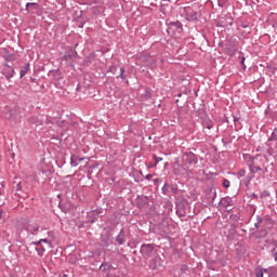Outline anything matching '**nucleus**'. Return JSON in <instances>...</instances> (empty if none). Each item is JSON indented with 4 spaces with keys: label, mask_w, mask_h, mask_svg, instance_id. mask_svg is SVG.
Returning a JSON list of instances; mask_svg holds the SVG:
<instances>
[{
    "label": "nucleus",
    "mask_w": 277,
    "mask_h": 277,
    "mask_svg": "<svg viewBox=\"0 0 277 277\" xmlns=\"http://www.w3.org/2000/svg\"><path fill=\"white\" fill-rule=\"evenodd\" d=\"M167 32L169 36H176L177 34L181 36V34H183V23L180 21L170 22L167 28Z\"/></svg>",
    "instance_id": "f257e3e1"
},
{
    "label": "nucleus",
    "mask_w": 277,
    "mask_h": 277,
    "mask_svg": "<svg viewBox=\"0 0 277 277\" xmlns=\"http://www.w3.org/2000/svg\"><path fill=\"white\" fill-rule=\"evenodd\" d=\"M141 254L143 259H150L155 254V245L153 243H143L141 246Z\"/></svg>",
    "instance_id": "f03ea898"
},
{
    "label": "nucleus",
    "mask_w": 277,
    "mask_h": 277,
    "mask_svg": "<svg viewBox=\"0 0 277 277\" xmlns=\"http://www.w3.org/2000/svg\"><path fill=\"white\" fill-rule=\"evenodd\" d=\"M148 267L153 272H157L163 267V260H161V256L155 255L151 260H149Z\"/></svg>",
    "instance_id": "7ed1b4c3"
},
{
    "label": "nucleus",
    "mask_w": 277,
    "mask_h": 277,
    "mask_svg": "<svg viewBox=\"0 0 277 277\" xmlns=\"http://www.w3.org/2000/svg\"><path fill=\"white\" fill-rule=\"evenodd\" d=\"M98 216L103 217V210L101 209L92 210L87 213V217L90 224H94V222H98Z\"/></svg>",
    "instance_id": "20e7f679"
},
{
    "label": "nucleus",
    "mask_w": 277,
    "mask_h": 277,
    "mask_svg": "<svg viewBox=\"0 0 277 277\" xmlns=\"http://www.w3.org/2000/svg\"><path fill=\"white\" fill-rule=\"evenodd\" d=\"M78 55L79 54L75 50L70 49L65 53V55L63 56V60L67 62L69 66H72V62L77 60Z\"/></svg>",
    "instance_id": "39448f33"
},
{
    "label": "nucleus",
    "mask_w": 277,
    "mask_h": 277,
    "mask_svg": "<svg viewBox=\"0 0 277 277\" xmlns=\"http://www.w3.org/2000/svg\"><path fill=\"white\" fill-rule=\"evenodd\" d=\"M183 161L186 166H192L193 163H198V157H196V154L188 151L183 155Z\"/></svg>",
    "instance_id": "423d86ee"
},
{
    "label": "nucleus",
    "mask_w": 277,
    "mask_h": 277,
    "mask_svg": "<svg viewBox=\"0 0 277 277\" xmlns=\"http://www.w3.org/2000/svg\"><path fill=\"white\" fill-rule=\"evenodd\" d=\"M2 75L5 77L6 81H10V79H12L14 75H16V71L13 69L12 66H10L9 64H5L2 70Z\"/></svg>",
    "instance_id": "0eeeda50"
},
{
    "label": "nucleus",
    "mask_w": 277,
    "mask_h": 277,
    "mask_svg": "<svg viewBox=\"0 0 277 277\" xmlns=\"http://www.w3.org/2000/svg\"><path fill=\"white\" fill-rule=\"evenodd\" d=\"M172 225L168 224V222H163L159 225L160 235H172Z\"/></svg>",
    "instance_id": "6e6552de"
},
{
    "label": "nucleus",
    "mask_w": 277,
    "mask_h": 277,
    "mask_svg": "<svg viewBox=\"0 0 277 277\" xmlns=\"http://www.w3.org/2000/svg\"><path fill=\"white\" fill-rule=\"evenodd\" d=\"M187 170H189V167L184 162L183 164H179L177 168H174V174L177 176H185Z\"/></svg>",
    "instance_id": "1a4fd4ad"
},
{
    "label": "nucleus",
    "mask_w": 277,
    "mask_h": 277,
    "mask_svg": "<svg viewBox=\"0 0 277 277\" xmlns=\"http://www.w3.org/2000/svg\"><path fill=\"white\" fill-rule=\"evenodd\" d=\"M31 250H36L38 256H44V252H47V247H44L42 243L32 245V248H29V254H31Z\"/></svg>",
    "instance_id": "9d476101"
},
{
    "label": "nucleus",
    "mask_w": 277,
    "mask_h": 277,
    "mask_svg": "<svg viewBox=\"0 0 277 277\" xmlns=\"http://www.w3.org/2000/svg\"><path fill=\"white\" fill-rule=\"evenodd\" d=\"M40 243H47V246H49V248H51L52 246V242L49 241V239L47 238H43V239H40V240H37V241H32L30 242L29 245H27L25 248H26V251L29 252V248H34V246H40Z\"/></svg>",
    "instance_id": "9b49d317"
},
{
    "label": "nucleus",
    "mask_w": 277,
    "mask_h": 277,
    "mask_svg": "<svg viewBox=\"0 0 277 277\" xmlns=\"http://www.w3.org/2000/svg\"><path fill=\"white\" fill-rule=\"evenodd\" d=\"M101 243L104 248H109L110 246H114V238L106 234L101 237Z\"/></svg>",
    "instance_id": "f8f14e48"
},
{
    "label": "nucleus",
    "mask_w": 277,
    "mask_h": 277,
    "mask_svg": "<svg viewBox=\"0 0 277 277\" xmlns=\"http://www.w3.org/2000/svg\"><path fill=\"white\" fill-rule=\"evenodd\" d=\"M220 206L223 207L224 209H228V207H233V198H230V197H223L220 200Z\"/></svg>",
    "instance_id": "ddd939ff"
},
{
    "label": "nucleus",
    "mask_w": 277,
    "mask_h": 277,
    "mask_svg": "<svg viewBox=\"0 0 277 277\" xmlns=\"http://www.w3.org/2000/svg\"><path fill=\"white\" fill-rule=\"evenodd\" d=\"M84 160H85V158H80L77 155H71V157H70V166L72 168H77V166H79V163H81V161H84Z\"/></svg>",
    "instance_id": "4468645a"
},
{
    "label": "nucleus",
    "mask_w": 277,
    "mask_h": 277,
    "mask_svg": "<svg viewBox=\"0 0 277 277\" xmlns=\"http://www.w3.org/2000/svg\"><path fill=\"white\" fill-rule=\"evenodd\" d=\"M124 235H126L124 228H121L120 232H119V234H118L117 237H116V241H117V243H118L119 246H124V243H126V241H127V239L124 238Z\"/></svg>",
    "instance_id": "2eb2a0df"
},
{
    "label": "nucleus",
    "mask_w": 277,
    "mask_h": 277,
    "mask_svg": "<svg viewBox=\"0 0 277 277\" xmlns=\"http://www.w3.org/2000/svg\"><path fill=\"white\" fill-rule=\"evenodd\" d=\"M96 60V53L91 52L88 56H85L83 61V66H90Z\"/></svg>",
    "instance_id": "dca6fc26"
},
{
    "label": "nucleus",
    "mask_w": 277,
    "mask_h": 277,
    "mask_svg": "<svg viewBox=\"0 0 277 277\" xmlns=\"http://www.w3.org/2000/svg\"><path fill=\"white\" fill-rule=\"evenodd\" d=\"M201 124H202L203 129H209V130L213 129V127H214L213 121L211 119H209L208 117L202 118Z\"/></svg>",
    "instance_id": "f3484780"
},
{
    "label": "nucleus",
    "mask_w": 277,
    "mask_h": 277,
    "mask_svg": "<svg viewBox=\"0 0 277 277\" xmlns=\"http://www.w3.org/2000/svg\"><path fill=\"white\" fill-rule=\"evenodd\" d=\"M175 213L176 215H179V217H185V215H187V212L185 211V205L180 203L176 208Z\"/></svg>",
    "instance_id": "a211bd4d"
},
{
    "label": "nucleus",
    "mask_w": 277,
    "mask_h": 277,
    "mask_svg": "<svg viewBox=\"0 0 277 277\" xmlns=\"http://www.w3.org/2000/svg\"><path fill=\"white\" fill-rule=\"evenodd\" d=\"M263 224L264 228H266L267 230H272V228L274 227V220L269 216H265Z\"/></svg>",
    "instance_id": "6ab92c4d"
},
{
    "label": "nucleus",
    "mask_w": 277,
    "mask_h": 277,
    "mask_svg": "<svg viewBox=\"0 0 277 277\" xmlns=\"http://www.w3.org/2000/svg\"><path fill=\"white\" fill-rule=\"evenodd\" d=\"M250 174H256V172H261V170H263V168H261V166L259 164H254V162L248 164Z\"/></svg>",
    "instance_id": "aec40b11"
},
{
    "label": "nucleus",
    "mask_w": 277,
    "mask_h": 277,
    "mask_svg": "<svg viewBox=\"0 0 277 277\" xmlns=\"http://www.w3.org/2000/svg\"><path fill=\"white\" fill-rule=\"evenodd\" d=\"M27 233H30V235H38V232L40 230L39 225H28L26 227Z\"/></svg>",
    "instance_id": "412c9836"
},
{
    "label": "nucleus",
    "mask_w": 277,
    "mask_h": 277,
    "mask_svg": "<svg viewBox=\"0 0 277 277\" xmlns=\"http://www.w3.org/2000/svg\"><path fill=\"white\" fill-rule=\"evenodd\" d=\"M136 205L138 208L146 207V205H148V198L147 197H137Z\"/></svg>",
    "instance_id": "4be33fe9"
},
{
    "label": "nucleus",
    "mask_w": 277,
    "mask_h": 277,
    "mask_svg": "<svg viewBox=\"0 0 277 277\" xmlns=\"http://www.w3.org/2000/svg\"><path fill=\"white\" fill-rule=\"evenodd\" d=\"M29 68H30L29 63H26L25 66L22 67L21 71H19L21 79H23V77H25V75H27L29 72Z\"/></svg>",
    "instance_id": "5701e85b"
},
{
    "label": "nucleus",
    "mask_w": 277,
    "mask_h": 277,
    "mask_svg": "<svg viewBox=\"0 0 277 277\" xmlns=\"http://www.w3.org/2000/svg\"><path fill=\"white\" fill-rule=\"evenodd\" d=\"M207 198L208 200H210L211 202H214L215 201V198H217V193L213 192V190H210L208 194H207Z\"/></svg>",
    "instance_id": "b1692460"
},
{
    "label": "nucleus",
    "mask_w": 277,
    "mask_h": 277,
    "mask_svg": "<svg viewBox=\"0 0 277 277\" xmlns=\"http://www.w3.org/2000/svg\"><path fill=\"white\" fill-rule=\"evenodd\" d=\"M124 72H127L124 66L120 67V75L117 76V79H122L123 81H127V75H124Z\"/></svg>",
    "instance_id": "393cba45"
},
{
    "label": "nucleus",
    "mask_w": 277,
    "mask_h": 277,
    "mask_svg": "<svg viewBox=\"0 0 277 277\" xmlns=\"http://www.w3.org/2000/svg\"><path fill=\"white\" fill-rule=\"evenodd\" d=\"M268 140L269 142H277V128L273 130V133Z\"/></svg>",
    "instance_id": "a878e982"
},
{
    "label": "nucleus",
    "mask_w": 277,
    "mask_h": 277,
    "mask_svg": "<svg viewBox=\"0 0 277 277\" xmlns=\"http://www.w3.org/2000/svg\"><path fill=\"white\" fill-rule=\"evenodd\" d=\"M252 179H254V175L247 176V177L243 180V184L246 185V187H248V185H250V182L252 181Z\"/></svg>",
    "instance_id": "bb28decb"
},
{
    "label": "nucleus",
    "mask_w": 277,
    "mask_h": 277,
    "mask_svg": "<svg viewBox=\"0 0 277 277\" xmlns=\"http://www.w3.org/2000/svg\"><path fill=\"white\" fill-rule=\"evenodd\" d=\"M170 189V185L168 183H166L163 186H162V194H164V196L168 194Z\"/></svg>",
    "instance_id": "cd10ccee"
},
{
    "label": "nucleus",
    "mask_w": 277,
    "mask_h": 277,
    "mask_svg": "<svg viewBox=\"0 0 277 277\" xmlns=\"http://www.w3.org/2000/svg\"><path fill=\"white\" fill-rule=\"evenodd\" d=\"M223 187H225V189H228V187H230V181H228L227 179L223 180Z\"/></svg>",
    "instance_id": "c85d7f7f"
},
{
    "label": "nucleus",
    "mask_w": 277,
    "mask_h": 277,
    "mask_svg": "<svg viewBox=\"0 0 277 277\" xmlns=\"http://www.w3.org/2000/svg\"><path fill=\"white\" fill-rule=\"evenodd\" d=\"M109 72H111L113 75H116V72H118V67H116V65H111L109 67Z\"/></svg>",
    "instance_id": "c756f323"
},
{
    "label": "nucleus",
    "mask_w": 277,
    "mask_h": 277,
    "mask_svg": "<svg viewBox=\"0 0 277 277\" xmlns=\"http://www.w3.org/2000/svg\"><path fill=\"white\" fill-rule=\"evenodd\" d=\"M153 159H155V164L157 166V163H159L160 161H163V158L157 156V155H153Z\"/></svg>",
    "instance_id": "7c9ffc66"
},
{
    "label": "nucleus",
    "mask_w": 277,
    "mask_h": 277,
    "mask_svg": "<svg viewBox=\"0 0 277 277\" xmlns=\"http://www.w3.org/2000/svg\"><path fill=\"white\" fill-rule=\"evenodd\" d=\"M273 269H274V267L262 268V272H263L264 274H267L268 276H271Z\"/></svg>",
    "instance_id": "2f4dec72"
},
{
    "label": "nucleus",
    "mask_w": 277,
    "mask_h": 277,
    "mask_svg": "<svg viewBox=\"0 0 277 277\" xmlns=\"http://www.w3.org/2000/svg\"><path fill=\"white\" fill-rule=\"evenodd\" d=\"M264 274H265V273H263V269H262V268H259V269H256V272H255V277H263Z\"/></svg>",
    "instance_id": "473e14b6"
},
{
    "label": "nucleus",
    "mask_w": 277,
    "mask_h": 277,
    "mask_svg": "<svg viewBox=\"0 0 277 277\" xmlns=\"http://www.w3.org/2000/svg\"><path fill=\"white\" fill-rule=\"evenodd\" d=\"M267 277H277V268L273 267V271L271 272V275H268Z\"/></svg>",
    "instance_id": "72a5a7b5"
},
{
    "label": "nucleus",
    "mask_w": 277,
    "mask_h": 277,
    "mask_svg": "<svg viewBox=\"0 0 277 277\" xmlns=\"http://www.w3.org/2000/svg\"><path fill=\"white\" fill-rule=\"evenodd\" d=\"M237 174H238V176H240V177L246 176V169H240Z\"/></svg>",
    "instance_id": "f704fd0d"
},
{
    "label": "nucleus",
    "mask_w": 277,
    "mask_h": 277,
    "mask_svg": "<svg viewBox=\"0 0 277 277\" xmlns=\"http://www.w3.org/2000/svg\"><path fill=\"white\" fill-rule=\"evenodd\" d=\"M271 194L268 193V190H264L262 194H261V198H269Z\"/></svg>",
    "instance_id": "c9c22d12"
},
{
    "label": "nucleus",
    "mask_w": 277,
    "mask_h": 277,
    "mask_svg": "<svg viewBox=\"0 0 277 277\" xmlns=\"http://www.w3.org/2000/svg\"><path fill=\"white\" fill-rule=\"evenodd\" d=\"M240 64H241L242 68L246 69V57L245 56L240 57Z\"/></svg>",
    "instance_id": "e433bc0d"
},
{
    "label": "nucleus",
    "mask_w": 277,
    "mask_h": 277,
    "mask_svg": "<svg viewBox=\"0 0 277 277\" xmlns=\"http://www.w3.org/2000/svg\"><path fill=\"white\" fill-rule=\"evenodd\" d=\"M258 224H263L265 222V219L261 217V215L256 216Z\"/></svg>",
    "instance_id": "4c0bfd02"
},
{
    "label": "nucleus",
    "mask_w": 277,
    "mask_h": 277,
    "mask_svg": "<svg viewBox=\"0 0 277 277\" xmlns=\"http://www.w3.org/2000/svg\"><path fill=\"white\" fill-rule=\"evenodd\" d=\"M171 192H172V194H179V187L172 186Z\"/></svg>",
    "instance_id": "58836bf2"
},
{
    "label": "nucleus",
    "mask_w": 277,
    "mask_h": 277,
    "mask_svg": "<svg viewBox=\"0 0 277 277\" xmlns=\"http://www.w3.org/2000/svg\"><path fill=\"white\" fill-rule=\"evenodd\" d=\"M187 16H190V18L193 19V21H196V18H197V13L195 12L194 14H186Z\"/></svg>",
    "instance_id": "ea45409f"
},
{
    "label": "nucleus",
    "mask_w": 277,
    "mask_h": 277,
    "mask_svg": "<svg viewBox=\"0 0 277 277\" xmlns=\"http://www.w3.org/2000/svg\"><path fill=\"white\" fill-rule=\"evenodd\" d=\"M251 198H252L253 200H259V195L255 194V193H253V194H251Z\"/></svg>",
    "instance_id": "a19ab883"
},
{
    "label": "nucleus",
    "mask_w": 277,
    "mask_h": 277,
    "mask_svg": "<svg viewBox=\"0 0 277 277\" xmlns=\"http://www.w3.org/2000/svg\"><path fill=\"white\" fill-rule=\"evenodd\" d=\"M31 5H34L31 2L26 3V12H29V8H31Z\"/></svg>",
    "instance_id": "79ce46f5"
},
{
    "label": "nucleus",
    "mask_w": 277,
    "mask_h": 277,
    "mask_svg": "<svg viewBox=\"0 0 277 277\" xmlns=\"http://www.w3.org/2000/svg\"><path fill=\"white\" fill-rule=\"evenodd\" d=\"M31 4H30V8H35V10H37V8H38V3H36V2H30Z\"/></svg>",
    "instance_id": "37998d69"
},
{
    "label": "nucleus",
    "mask_w": 277,
    "mask_h": 277,
    "mask_svg": "<svg viewBox=\"0 0 277 277\" xmlns=\"http://www.w3.org/2000/svg\"><path fill=\"white\" fill-rule=\"evenodd\" d=\"M227 53H228V55H234L235 54V50L227 49Z\"/></svg>",
    "instance_id": "c03bdc74"
},
{
    "label": "nucleus",
    "mask_w": 277,
    "mask_h": 277,
    "mask_svg": "<svg viewBox=\"0 0 277 277\" xmlns=\"http://www.w3.org/2000/svg\"><path fill=\"white\" fill-rule=\"evenodd\" d=\"M21 189H23V187L21 186V183H18V184L16 185V192H21Z\"/></svg>",
    "instance_id": "a18cd8bd"
},
{
    "label": "nucleus",
    "mask_w": 277,
    "mask_h": 277,
    "mask_svg": "<svg viewBox=\"0 0 277 277\" xmlns=\"http://www.w3.org/2000/svg\"><path fill=\"white\" fill-rule=\"evenodd\" d=\"M276 253H277L276 248H273V249L271 250V254H272V256H274V254H276Z\"/></svg>",
    "instance_id": "49530a36"
},
{
    "label": "nucleus",
    "mask_w": 277,
    "mask_h": 277,
    "mask_svg": "<svg viewBox=\"0 0 277 277\" xmlns=\"http://www.w3.org/2000/svg\"><path fill=\"white\" fill-rule=\"evenodd\" d=\"M145 179H146V181H150V179H153V174H147V175L145 176Z\"/></svg>",
    "instance_id": "de8ad7c7"
},
{
    "label": "nucleus",
    "mask_w": 277,
    "mask_h": 277,
    "mask_svg": "<svg viewBox=\"0 0 277 277\" xmlns=\"http://www.w3.org/2000/svg\"><path fill=\"white\" fill-rule=\"evenodd\" d=\"M272 246H274V248H277V240H273Z\"/></svg>",
    "instance_id": "09e8293b"
},
{
    "label": "nucleus",
    "mask_w": 277,
    "mask_h": 277,
    "mask_svg": "<svg viewBox=\"0 0 277 277\" xmlns=\"http://www.w3.org/2000/svg\"><path fill=\"white\" fill-rule=\"evenodd\" d=\"M149 168H157V164H156L155 162H151V163L149 164Z\"/></svg>",
    "instance_id": "8fccbe9b"
},
{
    "label": "nucleus",
    "mask_w": 277,
    "mask_h": 277,
    "mask_svg": "<svg viewBox=\"0 0 277 277\" xmlns=\"http://www.w3.org/2000/svg\"><path fill=\"white\" fill-rule=\"evenodd\" d=\"M254 226H255V228H259V226H261V223H258V222H256V223L254 224Z\"/></svg>",
    "instance_id": "3c124183"
},
{
    "label": "nucleus",
    "mask_w": 277,
    "mask_h": 277,
    "mask_svg": "<svg viewBox=\"0 0 277 277\" xmlns=\"http://www.w3.org/2000/svg\"><path fill=\"white\" fill-rule=\"evenodd\" d=\"M49 237H53V232H48Z\"/></svg>",
    "instance_id": "603ef678"
},
{
    "label": "nucleus",
    "mask_w": 277,
    "mask_h": 277,
    "mask_svg": "<svg viewBox=\"0 0 277 277\" xmlns=\"http://www.w3.org/2000/svg\"><path fill=\"white\" fill-rule=\"evenodd\" d=\"M274 260L277 261V252L273 254Z\"/></svg>",
    "instance_id": "864d4df0"
},
{
    "label": "nucleus",
    "mask_w": 277,
    "mask_h": 277,
    "mask_svg": "<svg viewBox=\"0 0 277 277\" xmlns=\"http://www.w3.org/2000/svg\"><path fill=\"white\" fill-rule=\"evenodd\" d=\"M154 183L155 184L159 183V179L154 180Z\"/></svg>",
    "instance_id": "5fc2aeb1"
},
{
    "label": "nucleus",
    "mask_w": 277,
    "mask_h": 277,
    "mask_svg": "<svg viewBox=\"0 0 277 277\" xmlns=\"http://www.w3.org/2000/svg\"><path fill=\"white\" fill-rule=\"evenodd\" d=\"M239 119L237 117H234V122H237Z\"/></svg>",
    "instance_id": "6e6d98bb"
},
{
    "label": "nucleus",
    "mask_w": 277,
    "mask_h": 277,
    "mask_svg": "<svg viewBox=\"0 0 277 277\" xmlns=\"http://www.w3.org/2000/svg\"><path fill=\"white\" fill-rule=\"evenodd\" d=\"M184 10H185V12H189V8H185Z\"/></svg>",
    "instance_id": "4d7b16f0"
},
{
    "label": "nucleus",
    "mask_w": 277,
    "mask_h": 277,
    "mask_svg": "<svg viewBox=\"0 0 277 277\" xmlns=\"http://www.w3.org/2000/svg\"><path fill=\"white\" fill-rule=\"evenodd\" d=\"M177 96H179V98H181V96H183V94L180 93Z\"/></svg>",
    "instance_id": "13d9d810"
},
{
    "label": "nucleus",
    "mask_w": 277,
    "mask_h": 277,
    "mask_svg": "<svg viewBox=\"0 0 277 277\" xmlns=\"http://www.w3.org/2000/svg\"><path fill=\"white\" fill-rule=\"evenodd\" d=\"M263 173H264V174L267 173V169H265V170L263 171Z\"/></svg>",
    "instance_id": "bf43d9fd"
},
{
    "label": "nucleus",
    "mask_w": 277,
    "mask_h": 277,
    "mask_svg": "<svg viewBox=\"0 0 277 277\" xmlns=\"http://www.w3.org/2000/svg\"><path fill=\"white\" fill-rule=\"evenodd\" d=\"M219 5L222 8V3L219 2Z\"/></svg>",
    "instance_id": "052dcab7"
},
{
    "label": "nucleus",
    "mask_w": 277,
    "mask_h": 277,
    "mask_svg": "<svg viewBox=\"0 0 277 277\" xmlns=\"http://www.w3.org/2000/svg\"><path fill=\"white\" fill-rule=\"evenodd\" d=\"M228 212L233 211V209L227 210Z\"/></svg>",
    "instance_id": "680f3d73"
},
{
    "label": "nucleus",
    "mask_w": 277,
    "mask_h": 277,
    "mask_svg": "<svg viewBox=\"0 0 277 277\" xmlns=\"http://www.w3.org/2000/svg\"><path fill=\"white\" fill-rule=\"evenodd\" d=\"M228 212L233 211V209L227 210Z\"/></svg>",
    "instance_id": "e2e57ef3"
},
{
    "label": "nucleus",
    "mask_w": 277,
    "mask_h": 277,
    "mask_svg": "<svg viewBox=\"0 0 277 277\" xmlns=\"http://www.w3.org/2000/svg\"><path fill=\"white\" fill-rule=\"evenodd\" d=\"M6 62H10V58H6Z\"/></svg>",
    "instance_id": "0e129e2a"
},
{
    "label": "nucleus",
    "mask_w": 277,
    "mask_h": 277,
    "mask_svg": "<svg viewBox=\"0 0 277 277\" xmlns=\"http://www.w3.org/2000/svg\"><path fill=\"white\" fill-rule=\"evenodd\" d=\"M6 62H10V58H6Z\"/></svg>",
    "instance_id": "69168bd1"
},
{
    "label": "nucleus",
    "mask_w": 277,
    "mask_h": 277,
    "mask_svg": "<svg viewBox=\"0 0 277 277\" xmlns=\"http://www.w3.org/2000/svg\"><path fill=\"white\" fill-rule=\"evenodd\" d=\"M126 83H129V80H126Z\"/></svg>",
    "instance_id": "338daca9"
},
{
    "label": "nucleus",
    "mask_w": 277,
    "mask_h": 277,
    "mask_svg": "<svg viewBox=\"0 0 277 277\" xmlns=\"http://www.w3.org/2000/svg\"><path fill=\"white\" fill-rule=\"evenodd\" d=\"M163 1H170V0H163Z\"/></svg>",
    "instance_id": "774afa93"
}]
</instances>
